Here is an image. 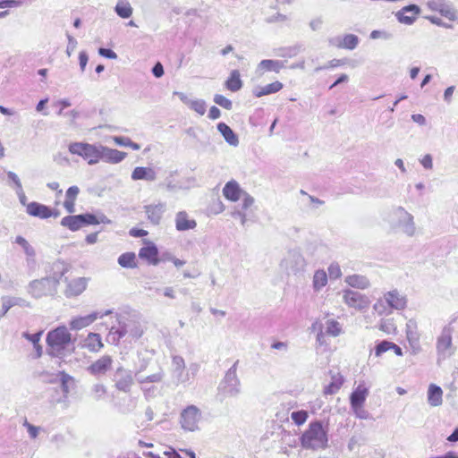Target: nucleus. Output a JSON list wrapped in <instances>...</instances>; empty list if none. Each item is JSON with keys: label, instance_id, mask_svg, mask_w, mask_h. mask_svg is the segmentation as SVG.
<instances>
[{"label": "nucleus", "instance_id": "obj_40", "mask_svg": "<svg viewBox=\"0 0 458 458\" xmlns=\"http://www.w3.org/2000/svg\"><path fill=\"white\" fill-rule=\"evenodd\" d=\"M327 280V273L324 269H318L314 273L312 286H326Z\"/></svg>", "mask_w": 458, "mask_h": 458}, {"label": "nucleus", "instance_id": "obj_52", "mask_svg": "<svg viewBox=\"0 0 458 458\" xmlns=\"http://www.w3.org/2000/svg\"><path fill=\"white\" fill-rule=\"evenodd\" d=\"M370 38L372 39H377V38H384V39H389L391 38V34L385 31V30H372L369 35Z\"/></svg>", "mask_w": 458, "mask_h": 458}, {"label": "nucleus", "instance_id": "obj_58", "mask_svg": "<svg viewBox=\"0 0 458 458\" xmlns=\"http://www.w3.org/2000/svg\"><path fill=\"white\" fill-rule=\"evenodd\" d=\"M113 140L116 145L128 147L131 139L123 136H114Z\"/></svg>", "mask_w": 458, "mask_h": 458}, {"label": "nucleus", "instance_id": "obj_64", "mask_svg": "<svg viewBox=\"0 0 458 458\" xmlns=\"http://www.w3.org/2000/svg\"><path fill=\"white\" fill-rule=\"evenodd\" d=\"M208 116L209 119L212 120L218 119L221 116V111L219 110L218 107L213 106L210 107Z\"/></svg>", "mask_w": 458, "mask_h": 458}, {"label": "nucleus", "instance_id": "obj_11", "mask_svg": "<svg viewBox=\"0 0 458 458\" xmlns=\"http://www.w3.org/2000/svg\"><path fill=\"white\" fill-rule=\"evenodd\" d=\"M113 359L109 355H104L92 362L89 368L88 371L93 376H102L105 375L107 371H109L113 367Z\"/></svg>", "mask_w": 458, "mask_h": 458}, {"label": "nucleus", "instance_id": "obj_50", "mask_svg": "<svg viewBox=\"0 0 458 458\" xmlns=\"http://www.w3.org/2000/svg\"><path fill=\"white\" fill-rule=\"evenodd\" d=\"M265 21L267 23L283 22V21H287V16L285 14L277 13L274 15H271V16L266 18Z\"/></svg>", "mask_w": 458, "mask_h": 458}, {"label": "nucleus", "instance_id": "obj_62", "mask_svg": "<svg viewBox=\"0 0 458 458\" xmlns=\"http://www.w3.org/2000/svg\"><path fill=\"white\" fill-rule=\"evenodd\" d=\"M420 163L424 168L431 169L433 166L432 157L429 154L425 155Z\"/></svg>", "mask_w": 458, "mask_h": 458}, {"label": "nucleus", "instance_id": "obj_32", "mask_svg": "<svg viewBox=\"0 0 458 458\" xmlns=\"http://www.w3.org/2000/svg\"><path fill=\"white\" fill-rule=\"evenodd\" d=\"M15 243L20 245L22 248L24 253L27 256L28 263L35 261V256H36L35 249L29 243V242L24 237L20 236V235L17 236L15 238Z\"/></svg>", "mask_w": 458, "mask_h": 458}, {"label": "nucleus", "instance_id": "obj_33", "mask_svg": "<svg viewBox=\"0 0 458 458\" xmlns=\"http://www.w3.org/2000/svg\"><path fill=\"white\" fill-rule=\"evenodd\" d=\"M114 12L119 17L128 19L132 14V7L128 0H118Z\"/></svg>", "mask_w": 458, "mask_h": 458}, {"label": "nucleus", "instance_id": "obj_21", "mask_svg": "<svg viewBox=\"0 0 458 458\" xmlns=\"http://www.w3.org/2000/svg\"><path fill=\"white\" fill-rule=\"evenodd\" d=\"M284 67V64L283 61L265 59L259 64L257 72H260V74L265 72H274L276 73H279Z\"/></svg>", "mask_w": 458, "mask_h": 458}, {"label": "nucleus", "instance_id": "obj_36", "mask_svg": "<svg viewBox=\"0 0 458 458\" xmlns=\"http://www.w3.org/2000/svg\"><path fill=\"white\" fill-rule=\"evenodd\" d=\"M344 282L348 286H369V281L362 275H352L345 277Z\"/></svg>", "mask_w": 458, "mask_h": 458}, {"label": "nucleus", "instance_id": "obj_14", "mask_svg": "<svg viewBox=\"0 0 458 458\" xmlns=\"http://www.w3.org/2000/svg\"><path fill=\"white\" fill-rule=\"evenodd\" d=\"M452 333L450 328H445L437 340V352L439 356L445 357L446 352L452 349Z\"/></svg>", "mask_w": 458, "mask_h": 458}, {"label": "nucleus", "instance_id": "obj_56", "mask_svg": "<svg viewBox=\"0 0 458 458\" xmlns=\"http://www.w3.org/2000/svg\"><path fill=\"white\" fill-rule=\"evenodd\" d=\"M89 61V55L86 51H81L79 54V63L81 72L85 71L86 65Z\"/></svg>", "mask_w": 458, "mask_h": 458}, {"label": "nucleus", "instance_id": "obj_10", "mask_svg": "<svg viewBox=\"0 0 458 458\" xmlns=\"http://www.w3.org/2000/svg\"><path fill=\"white\" fill-rule=\"evenodd\" d=\"M144 243L145 246L139 250V258L146 260L149 265H158V249L157 245L150 241H145Z\"/></svg>", "mask_w": 458, "mask_h": 458}, {"label": "nucleus", "instance_id": "obj_34", "mask_svg": "<svg viewBox=\"0 0 458 458\" xmlns=\"http://www.w3.org/2000/svg\"><path fill=\"white\" fill-rule=\"evenodd\" d=\"M118 264L122 267L134 268L137 267L136 255L134 252H125L119 256Z\"/></svg>", "mask_w": 458, "mask_h": 458}, {"label": "nucleus", "instance_id": "obj_47", "mask_svg": "<svg viewBox=\"0 0 458 458\" xmlns=\"http://www.w3.org/2000/svg\"><path fill=\"white\" fill-rule=\"evenodd\" d=\"M23 4V1L21 0H1L0 1V8H16L20 7Z\"/></svg>", "mask_w": 458, "mask_h": 458}, {"label": "nucleus", "instance_id": "obj_6", "mask_svg": "<svg viewBox=\"0 0 458 458\" xmlns=\"http://www.w3.org/2000/svg\"><path fill=\"white\" fill-rule=\"evenodd\" d=\"M394 216L398 219L397 226L407 234L412 236L415 233V224L413 216L406 211L403 207H397L394 210Z\"/></svg>", "mask_w": 458, "mask_h": 458}, {"label": "nucleus", "instance_id": "obj_31", "mask_svg": "<svg viewBox=\"0 0 458 458\" xmlns=\"http://www.w3.org/2000/svg\"><path fill=\"white\" fill-rule=\"evenodd\" d=\"M61 225L67 227L72 232H76L82 227L81 215L66 216L61 220Z\"/></svg>", "mask_w": 458, "mask_h": 458}, {"label": "nucleus", "instance_id": "obj_22", "mask_svg": "<svg viewBox=\"0 0 458 458\" xmlns=\"http://www.w3.org/2000/svg\"><path fill=\"white\" fill-rule=\"evenodd\" d=\"M344 378L341 373H335L331 376V382L324 387V395H332L339 392L343 386Z\"/></svg>", "mask_w": 458, "mask_h": 458}, {"label": "nucleus", "instance_id": "obj_12", "mask_svg": "<svg viewBox=\"0 0 458 458\" xmlns=\"http://www.w3.org/2000/svg\"><path fill=\"white\" fill-rule=\"evenodd\" d=\"M147 218L153 225H158L161 222L163 214L165 211V203L150 204L144 206Z\"/></svg>", "mask_w": 458, "mask_h": 458}, {"label": "nucleus", "instance_id": "obj_30", "mask_svg": "<svg viewBox=\"0 0 458 458\" xmlns=\"http://www.w3.org/2000/svg\"><path fill=\"white\" fill-rule=\"evenodd\" d=\"M85 347L93 352H99L104 346L99 334L89 333L85 339Z\"/></svg>", "mask_w": 458, "mask_h": 458}, {"label": "nucleus", "instance_id": "obj_46", "mask_svg": "<svg viewBox=\"0 0 458 458\" xmlns=\"http://www.w3.org/2000/svg\"><path fill=\"white\" fill-rule=\"evenodd\" d=\"M392 342L384 340L375 346V356L380 357L384 352L391 351Z\"/></svg>", "mask_w": 458, "mask_h": 458}, {"label": "nucleus", "instance_id": "obj_48", "mask_svg": "<svg viewBox=\"0 0 458 458\" xmlns=\"http://www.w3.org/2000/svg\"><path fill=\"white\" fill-rule=\"evenodd\" d=\"M79 192L80 189L78 186L73 185L69 187L65 193V199L75 202Z\"/></svg>", "mask_w": 458, "mask_h": 458}, {"label": "nucleus", "instance_id": "obj_23", "mask_svg": "<svg viewBox=\"0 0 458 458\" xmlns=\"http://www.w3.org/2000/svg\"><path fill=\"white\" fill-rule=\"evenodd\" d=\"M82 227L89 225L111 224V220L104 214L95 215L91 213L81 214Z\"/></svg>", "mask_w": 458, "mask_h": 458}, {"label": "nucleus", "instance_id": "obj_25", "mask_svg": "<svg viewBox=\"0 0 458 458\" xmlns=\"http://www.w3.org/2000/svg\"><path fill=\"white\" fill-rule=\"evenodd\" d=\"M94 145L87 142H72L69 145L68 149L71 154L77 155L85 160Z\"/></svg>", "mask_w": 458, "mask_h": 458}, {"label": "nucleus", "instance_id": "obj_4", "mask_svg": "<svg viewBox=\"0 0 458 458\" xmlns=\"http://www.w3.org/2000/svg\"><path fill=\"white\" fill-rule=\"evenodd\" d=\"M72 341V335L65 326L58 327L48 332L47 344L52 352L59 353L64 351Z\"/></svg>", "mask_w": 458, "mask_h": 458}, {"label": "nucleus", "instance_id": "obj_20", "mask_svg": "<svg viewBox=\"0 0 458 458\" xmlns=\"http://www.w3.org/2000/svg\"><path fill=\"white\" fill-rule=\"evenodd\" d=\"M197 223L194 219H189L188 214L185 211H180L175 216V227L177 231H187L194 229Z\"/></svg>", "mask_w": 458, "mask_h": 458}, {"label": "nucleus", "instance_id": "obj_53", "mask_svg": "<svg viewBox=\"0 0 458 458\" xmlns=\"http://www.w3.org/2000/svg\"><path fill=\"white\" fill-rule=\"evenodd\" d=\"M242 196V209H248L254 203V198L251 197L246 191H243Z\"/></svg>", "mask_w": 458, "mask_h": 458}, {"label": "nucleus", "instance_id": "obj_35", "mask_svg": "<svg viewBox=\"0 0 458 458\" xmlns=\"http://www.w3.org/2000/svg\"><path fill=\"white\" fill-rule=\"evenodd\" d=\"M302 50L301 44H296L290 47H281L277 49L276 55L279 57H293L296 56Z\"/></svg>", "mask_w": 458, "mask_h": 458}, {"label": "nucleus", "instance_id": "obj_2", "mask_svg": "<svg viewBox=\"0 0 458 458\" xmlns=\"http://www.w3.org/2000/svg\"><path fill=\"white\" fill-rule=\"evenodd\" d=\"M307 266V260L298 249L288 250L280 262L282 271L288 276L295 278H301L304 276Z\"/></svg>", "mask_w": 458, "mask_h": 458}, {"label": "nucleus", "instance_id": "obj_60", "mask_svg": "<svg viewBox=\"0 0 458 458\" xmlns=\"http://www.w3.org/2000/svg\"><path fill=\"white\" fill-rule=\"evenodd\" d=\"M148 233L146 230L139 228H131L129 232V234L135 238L144 237L148 235Z\"/></svg>", "mask_w": 458, "mask_h": 458}, {"label": "nucleus", "instance_id": "obj_38", "mask_svg": "<svg viewBox=\"0 0 458 458\" xmlns=\"http://www.w3.org/2000/svg\"><path fill=\"white\" fill-rule=\"evenodd\" d=\"M102 148V145H94L92 149L89 151V155L85 158V160L88 162L89 165H92L97 163H98L99 160H101L102 157V151L100 150Z\"/></svg>", "mask_w": 458, "mask_h": 458}, {"label": "nucleus", "instance_id": "obj_44", "mask_svg": "<svg viewBox=\"0 0 458 458\" xmlns=\"http://www.w3.org/2000/svg\"><path fill=\"white\" fill-rule=\"evenodd\" d=\"M132 383H133L132 377L130 375H127V376L122 377L121 379H119L116 382L115 386H116L117 389L123 391V392H128V391H130L131 386H132Z\"/></svg>", "mask_w": 458, "mask_h": 458}, {"label": "nucleus", "instance_id": "obj_45", "mask_svg": "<svg viewBox=\"0 0 458 458\" xmlns=\"http://www.w3.org/2000/svg\"><path fill=\"white\" fill-rule=\"evenodd\" d=\"M213 100L216 105L226 110H231L233 108L232 101L223 95L216 94Z\"/></svg>", "mask_w": 458, "mask_h": 458}, {"label": "nucleus", "instance_id": "obj_18", "mask_svg": "<svg viewBox=\"0 0 458 458\" xmlns=\"http://www.w3.org/2000/svg\"><path fill=\"white\" fill-rule=\"evenodd\" d=\"M369 394V390L364 385H359L352 393L350 397L351 405L353 409L360 408Z\"/></svg>", "mask_w": 458, "mask_h": 458}, {"label": "nucleus", "instance_id": "obj_26", "mask_svg": "<svg viewBox=\"0 0 458 458\" xmlns=\"http://www.w3.org/2000/svg\"><path fill=\"white\" fill-rule=\"evenodd\" d=\"M97 318V313H91L83 317H77L71 320L70 326L72 329L80 330L92 324Z\"/></svg>", "mask_w": 458, "mask_h": 458}, {"label": "nucleus", "instance_id": "obj_5", "mask_svg": "<svg viewBox=\"0 0 458 458\" xmlns=\"http://www.w3.org/2000/svg\"><path fill=\"white\" fill-rule=\"evenodd\" d=\"M312 329L314 331H317V342L320 345H324L327 344L326 335L337 337L343 333L342 325L334 318L327 320L325 331H323L322 324L319 321H315L312 324Z\"/></svg>", "mask_w": 458, "mask_h": 458}, {"label": "nucleus", "instance_id": "obj_24", "mask_svg": "<svg viewBox=\"0 0 458 458\" xmlns=\"http://www.w3.org/2000/svg\"><path fill=\"white\" fill-rule=\"evenodd\" d=\"M217 130L229 145L236 147L239 144L238 136L226 123L223 122L219 123L217 124Z\"/></svg>", "mask_w": 458, "mask_h": 458}, {"label": "nucleus", "instance_id": "obj_54", "mask_svg": "<svg viewBox=\"0 0 458 458\" xmlns=\"http://www.w3.org/2000/svg\"><path fill=\"white\" fill-rule=\"evenodd\" d=\"M7 177L14 184L15 190L22 187L20 178L14 172L8 171Z\"/></svg>", "mask_w": 458, "mask_h": 458}, {"label": "nucleus", "instance_id": "obj_61", "mask_svg": "<svg viewBox=\"0 0 458 458\" xmlns=\"http://www.w3.org/2000/svg\"><path fill=\"white\" fill-rule=\"evenodd\" d=\"M15 192H16V194H17V196H18V199H19L20 203H21L22 206H26V207H27V205H28L29 203H27V197H26V195H25V192H24V191H23V188L21 187V188L16 189V190H15Z\"/></svg>", "mask_w": 458, "mask_h": 458}, {"label": "nucleus", "instance_id": "obj_7", "mask_svg": "<svg viewBox=\"0 0 458 458\" xmlns=\"http://www.w3.org/2000/svg\"><path fill=\"white\" fill-rule=\"evenodd\" d=\"M199 420L200 412L196 406H188L181 414V425L185 430L195 431L198 429Z\"/></svg>", "mask_w": 458, "mask_h": 458}, {"label": "nucleus", "instance_id": "obj_42", "mask_svg": "<svg viewBox=\"0 0 458 458\" xmlns=\"http://www.w3.org/2000/svg\"><path fill=\"white\" fill-rule=\"evenodd\" d=\"M327 271V278H329L331 281H335L342 276L340 265L335 261L332 262L328 266Z\"/></svg>", "mask_w": 458, "mask_h": 458}, {"label": "nucleus", "instance_id": "obj_37", "mask_svg": "<svg viewBox=\"0 0 458 458\" xmlns=\"http://www.w3.org/2000/svg\"><path fill=\"white\" fill-rule=\"evenodd\" d=\"M406 337L410 347L412 349V352H419L421 350L419 333L416 331L408 330L406 333Z\"/></svg>", "mask_w": 458, "mask_h": 458}, {"label": "nucleus", "instance_id": "obj_15", "mask_svg": "<svg viewBox=\"0 0 458 458\" xmlns=\"http://www.w3.org/2000/svg\"><path fill=\"white\" fill-rule=\"evenodd\" d=\"M100 150L102 151L101 160L110 164H118L127 157L126 152H123L114 148H110L103 145Z\"/></svg>", "mask_w": 458, "mask_h": 458}, {"label": "nucleus", "instance_id": "obj_17", "mask_svg": "<svg viewBox=\"0 0 458 458\" xmlns=\"http://www.w3.org/2000/svg\"><path fill=\"white\" fill-rule=\"evenodd\" d=\"M27 213L31 216L47 219L50 217V208L44 204L32 201L27 205Z\"/></svg>", "mask_w": 458, "mask_h": 458}, {"label": "nucleus", "instance_id": "obj_59", "mask_svg": "<svg viewBox=\"0 0 458 458\" xmlns=\"http://www.w3.org/2000/svg\"><path fill=\"white\" fill-rule=\"evenodd\" d=\"M328 43L332 47H335L337 48H343V37L336 36L328 38Z\"/></svg>", "mask_w": 458, "mask_h": 458}, {"label": "nucleus", "instance_id": "obj_43", "mask_svg": "<svg viewBox=\"0 0 458 458\" xmlns=\"http://www.w3.org/2000/svg\"><path fill=\"white\" fill-rule=\"evenodd\" d=\"M188 106L200 115H203L206 113L207 105L203 99L191 100Z\"/></svg>", "mask_w": 458, "mask_h": 458}, {"label": "nucleus", "instance_id": "obj_9", "mask_svg": "<svg viewBox=\"0 0 458 458\" xmlns=\"http://www.w3.org/2000/svg\"><path fill=\"white\" fill-rule=\"evenodd\" d=\"M421 9L415 4L403 6L394 13V16L398 22L405 25H412L418 16L420 14Z\"/></svg>", "mask_w": 458, "mask_h": 458}, {"label": "nucleus", "instance_id": "obj_49", "mask_svg": "<svg viewBox=\"0 0 458 458\" xmlns=\"http://www.w3.org/2000/svg\"><path fill=\"white\" fill-rule=\"evenodd\" d=\"M98 54H99V55H101L105 58H108V59L114 60V59L117 58L116 53L110 48L99 47Z\"/></svg>", "mask_w": 458, "mask_h": 458}, {"label": "nucleus", "instance_id": "obj_28", "mask_svg": "<svg viewBox=\"0 0 458 458\" xmlns=\"http://www.w3.org/2000/svg\"><path fill=\"white\" fill-rule=\"evenodd\" d=\"M428 401L432 406H439L443 402V390L440 386L431 384L428 390Z\"/></svg>", "mask_w": 458, "mask_h": 458}, {"label": "nucleus", "instance_id": "obj_8", "mask_svg": "<svg viewBox=\"0 0 458 458\" xmlns=\"http://www.w3.org/2000/svg\"><path fill=\"white\" fill-rule=\"evenodd\" d=\"M427 5L431 11L438 12L450 21H454L457 19V11L447 0H429Z\"/></svg>", "mask_w": 458, "mask_h": 458}, {"label": "nucleus", "instance_id": "obj_39", "mask_svg": "<svg viewBox=\"0 0 458 458\" xmlns=\"http://www.w3.org/2000/svg\"><path fill=\"white\" fill-rule=\"evenodd\" d=\"M360 43L358 36L354 34H346L343 37V49L353 50Z\"/></svg>", "mask_w": 458, "mask_h": 458}, {"label": "nucleus", "instance_id": "obj_19", "mask_svg": "<svg viewBox=\"0 0 458 458\" xmlns=\"http://www.w3.org/2000/svg\"><path fill=\"white\" fill-rule=\"evenodd\" d=\"M133 181L145 180L148 182H154L157 179V173L151 167L137 166L131 175Z\"/></svg>", "mask_w": 458, "mask_h": 458}, {"label": "nucleus", "instance_id": "obj_63", "mask_svg": "<svg viewBox=\"0 0 458 458\" xmlns=\"http://www.w3.org/2000/svg\"><path fill=\"white\" fill-rule=\"evenodd\" d=\"M24 426L27 428L29 434L32 438H36L38 434V428L31 424H30L27 420L24 422Z\"/></svg>", "mask_w": 458, "mask_h": 458}, {"label": "nucleus", "instance_id": "obj_51", "mask_svg": "<svg viewBox=\"0 0 458 458\" xmlns=\"http://www.w3.org/2000/svg\"><path fill=\"white\" fill-rule=\"evenodd\" d=\"M67 39H68V45L66 47V54L68 56H71L72 53L75 50L78 42L72 36H71L68 33H67Z\"/></svg>", "mask_w": 458, "mask_h": 458}, {"label": "nucleus", "instance_id": "obj_29", "mask_svg": "<svg viewBox=\"0 0 458 458\" xmlns=\"http://www.w3.org/2000/svg\"><path fill=\"white\" fill-rule=\"evenodd\" d=\"M282 89H283V83L276 81L275 82L269 83L263 87L255 89V90L253 91V94L257 98H261L266 95L276 93V92L280 91Z\"/></svg>", "mask_w": 458, "mask_h": 458}, {"label": "nucleus", "instance_id": "obj_1", "mask_svg": "<svg viewBox=\"0 0 458 458\" xmlns=\"http://www.w3.org/2000/svg\"><path fill=\"white\" fill-rule=\"evenodd\" d=\"M301 445L304 449L318 450L327 446V433L320 421L310 423L308 428L300 437Z\"/></svg>", "mask_w": 458, "mask_h": 458}, {"label": "nucleus", "instance_id": "obj_55", "mask_svg": "<svg viewBox=\"0 0 458 458\" xmlns=\"http://www.w3.org/2000/svg\"><path fill=\"white\" fill-rule=\"evenodd\" d=\"M152 74L156 78H161L164 75V67L160 62H157L151 69Z\"/></svg>", "mask_w": 458, "mask_h": 458}, {"label": "nucleus", "instance_id": "obj_27", "mask_svg": "<svg viewBox=\"0 0 458 458\" xmlns=\"http://www.w3.org/2000/svg\"><path fill=\"white\" fill-rule=\"evenodd\" d=\"M225 88L233 92H237L242 88V81L241 80L240 72L233 70L230 76L225 82Z\"/></svg>", "mask_w": 458, "mask_h": 458}, {"label": "nucleus", "instance_id": "obj_16", "mask_svg": "<svg viewBox=\"0 0 458 458\" xmlns=\"http://www.w3.org/2000/svg\"><path fill=\"white\" fill-rule=\"evenodd\" d=\"M242 192L239 183L234 180L226 182L223 189L225 198L233 202L239 200Z\"/></svg>", "mask_w": 458, "mask_h": 458}, {"label": "nucleus", "instance_id": "obj_57", "mask_svg": "<svg viewBox=\"0 0 458 458\" xmlns=\"http://www.w3.org/2000/svg\"><path fill=\"white\" fill-rule=\"evenodd\" d=\"M426 19H428L431 23H433L435 25L444 27V28H448V29L452 28L451 24H446L440 18H438L437 16H427Z\"/></svg>", "mask_w": 458, "mask_h": 458}, {"label": "nucleus", "instance_id": "obj_3", "mask_svg": "<svg viewBox=\"0 0 458 458\" xmlns=\"http://www.w3.org/2000/svg\"><path fill=\"white\" fill-rule=\"evenodd\" d=\"M406 297L396 289L387 292L374 305L375 310L379 315H389L394 310H403L406 307Z\"/></svg>", "mask_w": 458, "mask_h": 458}, {"label": "nucleus", "instance_id": "obj_41", "mask_svg": "<svg viewBox=\"0 0 458 458\" xmlns=\"http://www.w3.org/2000/svg\"><path fill=\"white\" fill-rule=\"evenodd\" d=\"M309 418V413L307 411L301 410L297 411H293L291 414V419L297 426L303 425Z\"/></svg>", "mask_w": 458, "mask_h": 458}, {"label": "nucleus", "instance_id": "obj_13", "mask_svg": "<svg viewBox=\"0 0 458 458\" xmlns=\"http://www.w3.org/2000/svg\"><path fill=\"white\" fill-rule=\"evenodd\" d=\"M346 304L355 309H363L369 306V299L357 291L346 290L344 295Z\"/></svg>", "mask_w": 458, "mask_h": 458}]
</instances>
